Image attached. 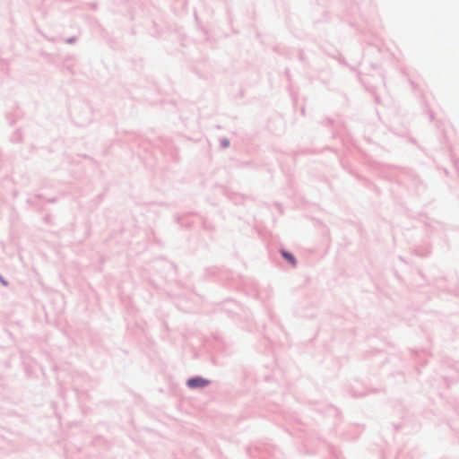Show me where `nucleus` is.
Returning a JSON list of instances; mask_svg holds the SVG:
<instances>
[{
    "mask_svg": "<svg viewBox=\"0 0 459 459\" xmlns=\"http://www.w3.org/2000/svg\"><path fill=\"white\" fill-rule=\"evenodd\" d=\"M209 381L202 377H194L187 381V385L190 388H202L206 386Z\"/></svg>",
    "mask_w": 459,
    "mask_h": 459,
    "instance_id": "f257e3e1",
    "label": "nucleus"
},
{
    "mask_svg": "<svg viewBox=\"0 0 459 459\" xmlns=\"http://www.w3.org/2000/svg\"><path fill=\"white\" fill-rule=\"evenodd\" d=\"M281 255H282V256H283V257H284L288 262H290L293 266H295V265H296V259H295V257H294L291 254H290V253H288V252H286V251H281Z\"/></svg>",
    "mask_w": 459,
    "mask_h": 459,
    "instance_id": "f03ea898",
    "label": "nucleus"
}]
</instances>
